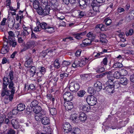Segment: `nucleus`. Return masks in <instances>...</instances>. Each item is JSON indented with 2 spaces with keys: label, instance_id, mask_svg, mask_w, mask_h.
I'll return each mask as SVG.
<instances>
[{
  "label": "nucleus",
  "instance_id": "obj_1",
  "mask_svg": "<svg viewBox=\"0 0 134 134\" xmlns=\"http://www.w3.org/2000/svg\"><path fill=\"white\" fill-rule=\"evenodd\" d=\"M13 71H10L9 75L4 77L3 79L1 96L3 97L5 95L8 96L7 99L9 101L13 99L15 91V87L13 81Z\"/></svg>",
  "mask_w": 134,
  "mask_h": 134
},
{
  "label": "nucleus",
  "instance_id": "obj_2",
  "mask_svg": "<svg viewBox=\"0 0 134 134\" xmlns=\"http://www.w3.org/2000/svg\"><path fill=\"white\" fill-rule=\"evenodd\" d=\"M109 85L106 87L105 89L108 90L109 93H113L115 91L114 90L115 88H117L120 86V82L118 81L114 82H111V81L109 82Z\"/></svg>",
  "mask_w": 134,
  "mask_h": 134
},
{
  "label": "nucleus",
  "instance_id": "obj_3",
  "mask_svg": "<svg viewBox=\"0 0 134 134\" xmlns=\"http://www.w3.org/2000/svg\"><path fill=\"white\" fill-rule=\"evenodd\" d=\"M89 6L90 7H91L92 9H90L88 11L89 15L92 16L96 15L97 14V11L96 10H95L94 9V8L95 7H98V4L97 3L95 0L93 1L90 4Z\"/></svg>",
  "mask_w": 134,
  "mask_h": 134
},
{
  "label": "nucleus",
  "instance_id": "obj_4",
  "mask_svg": "<svg viewBox=\"0 0 134 134\" xmlns=\"http://www.w3.org/2000/svg\"><path fill=\"white\" fill-rule=\"evenodd\" d=\"M50 8L48 6H46L44 8L42 7L38 9V13L40 15L45 16L49 14Z\"/></svg>",
  "mask_w": 134,
  "mask_h": 134
},
{
  "label": "nucleus",
  "instance_id": "obj_5",
  "mask_svg": "<svg viewBox=\"0 0 134 134\" xmlns=\"http://www.w3.org/2000/svg\"><path fill=\"white\" fill-rule=\"evenodd\" d=\"M86 100L90 105L93 106L96 105L97 103L96 98L92 95L88 96L86 98Z\"/></svg>",
  "mask_w": 134,
  "mask_h": 134
},
{
  "label": "nucleus",
  "instance_id": "obj_6",
  "mask_svg": "<svg viewBox=\"0 0 134 134\" xmlns=\"http://www.w3.org/2000/svg\"><path fill=\"white\" fill-rule=\"evenodd\" d=\"M36 42L35 41L30 40L27 42L23 48L21 49V52L26 51L29 49L33 47L35 45H36Z\"/></svg>",
  "mask_w": 134,
  "mask_h": 134
},
{
  "label": "nucleus",
  "instance_id": "obj_7",
  "mask_svg": "<svg viewBox=\"0 0 134 134\" xmlns=\"http://www.w3.org/2000/svg\"><path fill=\"white\" fill-rule=\"evenodd\" d=\"M73 97V93L69 92H66L63 95V97L65 101H70L72 100Z\"/></svg>",
  "mask_w": 134,
  "mask_h": 134
},
{
  "label": "nucleus",
  "instance_id": "obj_8",
  "mask_svg": "<svg viewBox=\"0 0 134 134\" xmlns=\"http://www.w3.org/2000/svg\"><path fill=\"white\" fill-rule=\"evenodd\" d=\"M63 128L64 132L67 133L70 132L72 129L71 126L68 122H66L64 124Z\"/></svg>",
  "mask_w": 134,
  "mask_h": 134
},
{
  "label": "nucleus",
  "instance_id": "obj_9",
  "mask_svg": "<svg viewBox=\"0 0 134 134\" xmlns=\"http://www.w3.org/2000/svg\"><path fill=\"white\" fill-rule=\"evenodd\" d=\"M26 59L25 63V66L30 69L32 65V59L31 57H27L26 58Z\"/></svg>",
  "mask_w": 134,
  "mask_h": 134
},
{
  "label": "nucleus",
  "instance_id": "obj_10",
  "mask_svg": "<svg viewBox=\"0 0 134 134\" xmlns=\"http://www.w3.org/2000/svg\"><path fill=\"white\" fill-rule=\"evenodd\" d=\"M70 63L69 61L66 60L64 61L62 64L61 70L67 71L68 67L70 64Z\"/></svg>",
  "mask_w": 134,
  "mask_h": 134
},
{
  "label": "nucleus",
  "instance_id": "obj_11",
  "mask_svg": "<svg viewBox=\"0 0 134 134\" xmlns=\"http://www.w3.org/2000/svg\"><path fill=\"white\" fill-rule=\"evenodd\" d=\"M65 108L68 110H71L73 108L74 106L72 103L70 101H67L64 103Z\"/></svg>",
  "mask_w": 134,
  "mask_h": 134
},
{
  "label": "nucleus",
  "instance_id": "obj_12",
  "mask_svg": "<svg viewBox=\"0 0 134 134\" xmlns=\"http://www.w3.org/2000/svg\"><path fill=\"white\" fill-rule=\"evenodd\" d=\"M87 117L84 112L80 113L79 115L78 118L80 121L84 122L87 119Z\"/></svg>",
  "mask_w": 134,
  "mask_h": 134
},
{
  "label": "nucleus",
  "instance_id": "obj_13",
  "mask_svg": "<svg viewBox=\"0 0 134 134\" xmlns=\"http://www.w3.org/2000/svg\"><path fill=\"white\" fill-rule=\"evenodd\" d=\"M90 107L88 105H85L80 107V110H81L82 111L85 112L90 111Z\"/></svg>",
  "mask_w": 134,
  "mask_h": 134
},
{
  "label": "nucleus",
  "instance_id": "obj_14",
  "mask_svg": "<svg viewBox=\"0 0 134 134\" xmlns=\"http://www.w3.org/2000/svg\"><path fill=\"white\" fill-rule=\"evenodd\" d=\"M30 68L29 72L30 76L34 77L37 71L36 68L35 66H31Z\"/></svg>",
  "mask_w": 134,
  "mask_h": 134
},
{
  "label": "nucleus",
  "instance_id": "obj_15",
  "mask_svg": "<svg viewBox=\"0 0 134 134\" xmlns=\"http://www.w3.org/2000/svg\"><path fill=\"white\" fill-rule=\"evenodd\" d=\"M91 43V40L88 38H86L83 41L82 43L81 44V46L83 47H85L89 45Z\"/></svg>",
  "mask_w": 134,
  "mask_h": 134
},
{
  "label": "nucleus",
  "instance_id": "obj_16",
  "mask_svg": "<svg viewBox=\"0 0 134 134\" xmlns=\"http://www.w3.org/2000/svg\"><path fill=\"white\" fill-rule=\"evenodd\" d=\"M41 122L44 125L49 124L50 123V120L48 117H43L41 120Z\"/></svg>",
  "mask_w": 134,
  "mask_h": 134
},
{
  "label": "nucleus",
  "instance_id": "obj_17",
  "mask_svg": "<svg viewBox=\"0 0 134 134\" xmlns=\"http://www.w3.org/2000/svg\"><path fill=\"white\" fill-rule=\"evenodd\" d=\"M89 58H82L80 62H79V66L82 67L85 65L88 62L89 60Z\"/></svg>",
  "mask_w": 134,
  "mask_h": 134
},
{
  "label": "nucleus",
  "instance_id": "obj_18",
  "mask_svg": "<svg viewBox=\"0 0 134 134\" xmlns=\"http://www.w3.org/2000/svg\"><path fill=\"white\" fill-rule=\"evenodd\" d=\"M11 123L14 129H17L19 127V123L17 119H12L11 120Z\"/></svg>",
  "mask_w": 134,
  "mask_h": 134
},
{
  "label": "nucleus",
  "instance_id": "obj_19",
  "mask_svg": "<svg viewBox=\"0 0 134 134\" xmlns=\"http://www.w3.org/2000/svg\"><path fill=\"white\" fill-rule=\"evenodd\" d=\"M36 24L37 25L40 26L42 29H44V31L46 29L48 26L47 25V24L46 23L42 22L40 23L38 21H37Z\"/></svg>",
  "mask_w": 134,
  "mask_h": 134
},
{
  "label": "nucleus",
  "instance_id": "obj_20",
  "mask_svg": "<svg viewBox=\"0 0 134 134\" xmlns=\"http://www.w3.org/2000/svg\"><path fill=\"white\" fill-rule=\"evenodd\" d=\"M25 104L21 103L18 105L17 109L18 111H23L25 109Z\"/></svg>",
  "mask_w": 134,
  "mask_h": 134
},
{
  "label": "nucleus",
  "instance_id": "obj_21",
  "mask_svg": "<svg viewBox=\"0 0 134 134\" xmlns=\"http://www.w3.org/2000/svg\"><path fill=\"white\" fill-rule=\"evenodd\" d=\"M33 4V6L34 8L35 9H37V11L38 13V9H39V8H41L42 7V6L41 5L40 6L39 3L38 1H34Z\"/></svg>",
  "mask_w": 134,
  "mask_h": 134
},
{
  "label": "nucleus",
  "instance_id": "obj_22",
  "mask_svg": "<svg viewBox=\"0 0 134 134\" xmlns=\"http://www.w3.org/2000/svg\"><path fill=\"white\" fill-rule=\"evenodd\" d=\"M100 41L102 43L106 42L107 40L106 38V36L104 34H101L100 35Z\"/></svg>",
  "mask_w": 134,
  "mask_h": 134
},
{
  "label": "nucleus",
  "instance_id": "obj_23",
  "mask_svg": "<svg viewBox=\"0 0 134 134\" xmlns=\"http://www.w3.org/2000/svg\"><path fill=\"white\" fill-rule=\"evenodd\" d=\"M120 82L122 85H126L128 82V80L125 77H122L120 78Z\"/></svg>",
  "mask_w": 134,
  "mask_h": 134
},
{
  "label": "nucleus",
  "instance_id": "obj_24",
  "mask_svg": "<svg viewBox=\"0 0 134 134\" xmlns=\"http://www.w3.org/2000/svg\"><path fill=\"white\" fill-rule=\"evenodd\" d=\"M45 31L46 32L51 34L55 31V28L54 27H51L48 26L46 29H45Z\"/></svg>",
  "mask_w": 134,
  "mask_h": 134
},
{
  "label": "nucleus",
  "instance_id": "obj_25",
  "mask_svg": "<svg viewBox=\"0 0 134 134\" xmlns=\"http://www.w3.org/2000/svg\"><path fill=\"white\" fill-rule=\"evenodd\" d=\"M63 71L61 73L60 75V79L62 80H63L64 79L66 78V77H67L69 75L68 74L66 73L65 72L66 71L62 70Z\"/></svg>",
  "mask_w": 134,
  "mask_h": 134
},
{
  "label": "nucleus",
  "instance_id": "obj_26",
  "mask_svg": "<svg viewBox=\"0 0 134 134\" xmlns=\"http://www.w3.org/2000/svg\"><path fill=\"white\" fill-rule=\"evenodd\" d=\"M33 110L34 113H35L36 114H38L42 111L41 108L40 106H37L33 108Z\"/></svg>",
  "mask_w": 134,
  "mask_h": 134
},
{
  "label": "nucleus",
  "instance_id": "obj_27",
  "mask_svg": "<svg viewBox=\"0 0 134 134\" xmlns=\"http://www.w3.org/2000/svg\"><path fill=\"white\" fill-rule=\"evenodd\" d=\"M9 51L8 46H5L3 47L1 49V53L2 54H5L8 52Z\"/></svg>",
  "mask_w": 134,
  "mask_h": 134
},
{
  "label": "nucleus",
  "instance_id": "obj_28",
  "mask_svg": "<svg viewBox=\"0 0 134 134\" xmlns=\"http://www.w3.org/2000/svg\"><path fill=\"white\" fill-rule=\"evenodd\" d=\"M122 66L123 65L121 63L119 62H116L114 64L113 66L111 67V69L113 70L112 69L113 68H119L122 67Z\"/></svg>",
  "mask_w": 134,
  "mask_h": 134
},
{
  "label": "nucleus",
  "instance_id": "obj_29",
  "mask_svg": "<svg viewBox=\"0 0 134 134\" xmlns=\"http://www.w3.org/2000/svg\"><path fill=\"white\" fill-rule=\"evenodd\" d=\"M71 132V134H80V129L76 128L72 129Z\"/></svg>",
  "mask_w": 134,
  "mask_h": 134
},
{
  "label": "nucleus",
  "instance_id": "obj_30",
  "mask_svg": "<svg viewBox=\"0 0 134 134\" xmlns=\"http://www.w3.org/2000/svg\"><path fill=\"white\" fill-rule=\"evenodd\" d=\"M78 3H79L80 6L84 7L86 5H87V1H85V0H79Z\"/></svg>",
  "mask_w": 134,
  "mask_h": 134
},
{
  "label": "nucleus",
  "instance_id": "obj_31",
  "mask_svg": "<svg viewBox=\"0 0 134 134\" xmlns=\"http://www.w3.org/2000/svg\"><path fill=\"white\" fill-rule=\"evenodd\" d=\"M49 110L50 113L52 115H56L57 113V111L55 108H49Z\"/></svg>",
  "mask_w": 134,
  "mask_h": 134
},
{
  "label": "nucleus",
  "instance_id": "obj_32",
  "mask_svg": "<svg viewBox=\"0 0 134 134\" xmlns=\"http://www.w3.org/2000/svg\"><path fill=\"white\" fill-rule=\"evenodd\" d=\"M96 72L98 73H101L105 71V68L103 67H99L96 69Z\"/></svg>",
  "mask_w": 134,
  "mask_h": 134
},
{
  "label": "nucleus",
  "instance_id": "obj_33",
  "mask_svg": "<svg viewBox=\"0 0 134 134\" xmlns=\"http://www.w3.org/2000/svg\"><path fill=\"white\" fill-rule=\"evenodd\" d=\"M15 22V20L14 18L12 19L11 20H9V24H8V26L12 28L13 27L14 25Z\"/></svg>",
  "mask_w": 134,
  "mask_h": 134
},
{
  "label": "nucleus",
  "instance_id": "obj_34",
  "mask_svg": "<svg viewBox=\"0 0 134 134\" xmlns=\"http://www.w3.org/2000/svg\"><path fill=\"white\" fill-rule=\"evenodd\" d=\"M121 76L120 72L119 71H116L113 74V76L116 79L120 78Z\"/></svg>",
  "mask_w": 134,
  "mask_h": 134
},
{
  "label": "nucleus",
  "instance_id": "obj_35",
  "mask_svg": "<svg viewBox=\"0 0 134 134\" xmlns=\"http://www.w3.org/2000/svg\"><path fill=\"white\" fill-rule=\"evenodd\" d=\"M79 61L78 60L75 59L72 64V67L74 68H77L79 66Z\"/></svg>",
  "mask_w": 134,
  "mask_h": 134
},
{
  "label": "nucleus",
  "instance_id": "obj_36",
  "mask_svg": "<svg viewBox=\"0 0 134 134\" xmlns=\"http://www.w3.org/2000/svg\"><path fill=\"white\" fill-rule=\"evenodd\" d=\"M88 92L90 94H94L96 92V91L94 88L92 87H90L88 88L87 90Z\"/></svg>",
  "mask_w": 134,
  "mask_h": 134
},
{
  "label": "nucleus",
  "instance_id": "obj_37",
  "mask_svg": "<svg viewBox=\"0 0 134 134\" xmlns=\"http://www.w3.org/2000/svg\"><path fill=\"white\" fill-rule=\"evenodd\" d=\"M35 120L37 121L41 120L42 118V116L39 114H37L35 115Z\"/></svg>",
  "mask_w": 134,
  "mask_h": 134
},
{
  "label": "nucleus",
  "instance_id": "obj_38",
  "mask_svg": "<svg viewBox=\"0 0 134 134\" xmlns=\"http://www.w3.org/2000/svg\"><path fill=\"white\" fill-rule=\"evenodd\" d=\"M38 102L37 100H35L32 102L30 104V106L31 107H36L38 105Z\"/></svg>",
  "mask_w": 134,
  "mask_h": 134
},
{
  "label": "nucleus",
  "instance_id": "obj_39",
  "mask_svg": "<svg viewBox=\"0 0 134 134\" xmlns=\"http://www.w3.org/2000/svg\"><path fill=\"white\" fill-rule=\"evenodd\" d=\"M85 92L84 90H81L78 92L77 96L80 97H83L85 93Z\"/></svg>",
  "mask_w": 134,
  "mask_h": 134
},
{
  "label": "nucleus",
  "instance_id": "obj_40",
  "mask_svg": "<svg viewBox=\"0 0 134 134\" xmlns=\"http://www.w3.org/2000/svg\"><path fill=\"white\" fill-rule=\"evenodd\" d=\"M126 126V124H125L124 121H120L119 122L118 125V129H120Z\"/></svg>",
  "mask_w": 134,
  "mask_h": 134
},
{
  "label": "nucleus",
  "instance_id": "obj_41",
  "mask_svg": "<svg viewBox=\"0 0 134 134\" xmlns=\"http://www.w3.org/2000/svg\"><path fill=\"white\" fill-rule=\"evenodd\" d=\"M54 67L58 69L60 67V65L58 62V60H55L54 62Z\"/></svg>",
  "mask_w": 134,
  "mask_h": 134
},
{
  "label": "nucleus",
  "instance_id": "obj_42",
  "mask_svg": "<svg viewBox=\"0 0 134 134\" xmlns=\"http://www.w3.org/2000/svg\"><path fill=\"white\" fill-rule=\"evenodd\" d=\"M104 22L107 26H109L112 22L111 19L108 18L105 19L104 20Z\"/></svg>",
  "mask_w": 134,
  "mask_h": 134
},
{
  "label": "nucleus",
  "instance_id": "obj_43",
  "mask_svg": "<svg viewBox=\"0 0 134 134\" xmlns=\"http://www.w3.org/2000/svg\"><path fill=\"white\" fill-rule=\"evenodd\" d=\"M133 131L134 129L131 126H130L127 128L126 130V133H127L129 134L130 133L131 134L133 133Z\"/></svg>",
  "mask_w": 134,
  "mask_h": 134
},
{
  "label": "nucleus",
  "instance_id": "obj_44",
  "mask_svg": "<svg viewBox=\"0 0 134 134\" xmlns=\"http://www.w3.org/2000/svg\"><path fill=\"white\" fill-rule=\"evenodd\" d=\"M32 107H27L26 108V113L27 114H29L32 112Z\"/></svg>",
  "mask_w": 134,
  "mask_h": 134
},
{
  "label": "nucleus",
  "instance_id": "obj_45",
  "mask_svg": "<svg viewBox=\"0 0 134 134\" xmlns=\"http://www.w3.org/2000/svg\"><path fill=\"white\" fill-rule=\"evenodd\" d=\"M69 88L70 91L72 92H75V89L74 85L73 83H71L70 84Z\"/></svg>",
  "mask_w": 134,
  "mask_h": 134
},
{
  "label": "nucleus",
  "instance_id": "obj_46",
  "mask_svg": "<svg viewBox=\"0 0 134 134\" xmlns=\"http://www.w3.org/2000/svg\"><path fill=\"white\" fill-rule=\"evenodd\" d=\"M9 43L10 45L11 46L13 47H15L17 45V42L15 41L10 42Z\"/></svg>",
  "mask_w": 134,
  "mask_h": 134
},
{
  "label": "nucleus",
  "instance_id": "obj_47",
  "mask_svg": "<svg viewBox=\"0 0 134 134\" xmlns=\"http://www.w3.org/2000/svg\"><path fill=\"white\" fill-rule=\"evenodd\" d=\"M121 76H124L126 75L127 74V72L125 69L121 70L120 72Z\"/></svg>",
  "mask_w": 134,
  "mask_h": 134
},
{
  "label": "nucleus",
  "instance_id": "obj_48",
  "mask_svg": "<svg viewBox=\"0 0 134 134\" xmlns=\"http://www.w3.org/2000/svg\"><path fill=\"white\" fill-rule=\"evenodd\" d=\"M46 71L45 68L43 67H41L40 70L39 71L41 73V76H43L45 73Z\"/></svg>",
  "mask_w": 134,
  "mask_h": 134
},
{
  "label": "nucleus",
  "instance_id": "obj_49",
  "mask_svg": "<svg viewBox=\"0 0 134 134\" xmlns=\"http://www.w3.org/2000/svg\"><path fill=\"white\" fill-rule=\"evenodd\" d=\"M77 118V115L76 114H72L71 115L70 118L72 120V122H73L74 120H75V119Z\"/></svg>",
  "mask_w": 134,
  "mask_h": 134
},
{
  "label": "nucleus",
  "instance_id": "obj_50",
  "mask_svg": "<svg viewBox=\"0 0 134 134\" xmlns=\"http://www.w3.org/2000/svg\"><path fill=\"white\" fill-rule=\"evenodd\" d=\"M73 35L74 36V38L77 40H80L82 38L79 33H77L75 34H73Z\"/></svg>",
  "mask_w": 134,
  "mask_h": 134
},
{
  "label": "nucleus",
  "instance_id": "obj_51",
  "mask_svg": "<svg viewBox=\"0 0 134 134\" xmlns=\"http://www.w3.org/2000/svg\"><path fill=\"white\" fill-rule=\"evenodd\" d=\"M7 134H15V131L12 129H9L7 131Z\"/></svg>",
  "mask_w": 134,
  "mask_h": 134
},
{
  "label": "nucleus",
  "instance_id": "obj_52",
  "mask_svg": "<svg viewBox=\"0 0 134 134\" xmlns=\"http://www.w3.org/2000/svg\"><path fill=\"white\" fill-rule=\"evenodd\" d=\"M74 85L75 89V92H76L79 90L80 86L79 84L77 83H74Z\"/></svg>",
  "mask_w": 134,
  "mask_h": 134
},
{
  "label": "nucleus",
  "instance_id": "obj_53",
  "mask_svg": "<svg viewBox=\"0 0 134 134\" xmlns=\"http://www.w3.org/2000/svg\"><path fill=\"white\" fill-rule=\"evenodd\" d=\"M80 76L82 79L86 80V79L89 77V75L87 74H84L81 75Z\"/></svg>",
  "mask_w": 134,
  "mask_h": 134
},
{
  "label": "nucleus",
  "instance_id": "obj_54",
  "mask_svg": "<svg viewBox=\"0 0 134 134\" xmlns=\"http://www.w3.org/2000/svg\"><path fill=\"white\" fill-rule=\"evenodd\" d=\"M133 30L132 29H130L128 32L126 33V35L127 36L129 35H131L133 34Z\"/></svg>",
  "mask_w": 134,
  "mask_h": 134
},
{
  "label": "nucleus",
  "instance_id": "obj_55",
  "mask_svg": "<svg viewBox=\"0 0 134 134\" xmlns=\"http://www.w3.org/2000/svg\"><path fill=\"white\" fill-rule=\"evenodd\" d=\"M79 15L80 18H82L84 16L86 15V13L82 11H80Z\"/></svg>",
  "mask_w": 134,
  "mask_h": 134
},
{
  "label": "nucleus",
  "instance_id": "obj_56",
  "mask_svg": "<svg viewBox=\"0 0 134 134\" xmlns=\"http://www.w3.org/2000/svg\"><path fill=\"white\" fill-rule=\"evenodd\" d=\"M98 86L96 89H98L99 91H100L102 88V84L99 81H98Z\"/></svg>",
  "mask_w": 134,
  "mask_h": 134
},
{
  "label": "nucleus",
  "instance_id": "obj_57",
  "mask_svg": "<svg viewBox=\"0 0 134 134\" xmlns=\"http://www.w3.org/2000/svg\"><path fill=\"white\" fill-rule=\"evenodd\" d=\"M18 111L17 110V108H15L12 110V114L13 115H15L17 114L18 112Z\"/></svg>",
  "mask_w": 134,
  "mask_h": 134
},
{
  "label": "nucleus",
  "instance_id": "obj_58",
  "mask_svg": "<svg viewBox=\"0 0 134 134\" xmlns=\"http://www.w3.org/2000/svg\"><path fill=\"white\" fill-rule=\"evenodd\" d=\"M107 62L108 58H107L105 57L103 59V60L101 62V63H103L104 65H107Z\"/></svg>",
  "mask_w": 134,
  "mask_h": 134
},
{
  "label": "nucleus",
  "instance_id": "obj_59",
  "mask_svg": "<svg viewBox=\"0 0 134 134\" xmlns=\"http://www.w3.org/2000/svg\"><path fill=\"white\" fill-rule=\"evenodd\" d=\"M35 88V86L33 84H31L29 85L28 87L27 90H30V89L31 90H33Z\"/></svg>",
  "mask_w": 134,
  "mask_h": 134
},
{
  "label": "nucleus",
  "instance_id": "obj_60",
  "mask_svg": "<svg viewBox=\"0 0 134 134\" xmlns=\"http://www.w3.org/2000/svg\"><path fill=\"white\" fill-rule=\"evenodd\" d=\"M81 52V50H77L75 54V56L77 57L79 56L80 55Z\"/></svg>",
  "mask_w": 134,
  "mask_h": 134
},
{
  "label": "nucleus",
  "instance_id": "obj_61",
  "mask_svg": "<svg viewBox=\"0 0 134 134\" xmlns=\"http://www.w3.org/2000/svg\"><path fill=\"white\" fill-rule=\"evenodd\" d=\"M29 34L28 32L27 31H23V32L21 33V36H25Z\"/></svg>",
  "mask_w": 134,
  "mask_h": 134
},
{
  "label": "nucleus",
  "instance_id": "obj_62",
  "mask_svg": "<svg viewBox=\"0 0 134 134\" xmlns=\"http://www.w3.org/2000/svg\"><path fill=\"white\" fill-rule=\"evenodd\" d=\"M47 52L46 51H43L41 53V55L42 57V58H44L47 55Z\"/></svg>",
  "mask_w": 134,
  "mask_h": 134
},
{
  "label": "nucleus",
  "instance_id": "obj_63",
  "mask_svg": "<svg viewBox=\"0 0 134 134\" xmlns=\"http://www.w3.org/2000/svg\"><path fill=\"white\" fill-rule=\"evenodd\" d=\"M37 25V26L35 27L34 30V31L35 32L39 31L41 30V28L39 27V26Z\"/></svg>",
  "mask_w": 134,
  "mask_h": 134
},
{
  "label": "nucleus",
  "instance_id": "obj_64",
  "mask_svg": "<svg viewBox=\"0 0 134 134\" xmlns=\"http://www.w3.org/2000/svg\"><path fill=\"white\" fill-rule=\"evenodd\" d=\"M130 80L132 82L134 83V74L130 76Z\"/></svg>",
  "mask_w": 134,
  "mask_h": 134
}]
</instances>
